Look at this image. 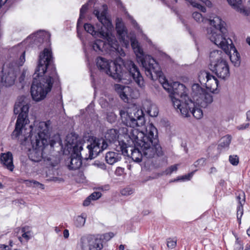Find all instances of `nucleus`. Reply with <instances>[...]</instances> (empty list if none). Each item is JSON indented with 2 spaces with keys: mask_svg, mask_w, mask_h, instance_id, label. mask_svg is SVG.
Returning <instances> with one entry per match:
<instances>
[{
  "mask_svg": "<svg viewBox=\"0 0 250 250\" xmlns=\"http://www.w3.org/2000/svg\"><path fill=\"white\" fill-rule=\"evenodd\" d=\"M29 108V106L24 102L23 98L18 99L16 102L14 112L15 114H19V116L11 138L18 140L22 145H31L33 148L29 149L28 157L32 161L39 162L43 159L47 162V165L55 167L57 162H53L52 158L44 156L43 154V146L47 143V139L49 136L51 123L49 120L36 121L33 126L30 125L27 128L26 125L29 122L28 118Z\"/></svg>",
  "mask_w": 250,
  "mask_h": 250,
  "instance_id": "obj_1",
  "label": "nucleus"
},
{
  "mask_svg": "<svg viewBox=\"0 0 250 250\" xmlns=\"http://www.w3.org/2000/svg\"><path fill=\"white\" fill-rule=\"evenodd\" d=\"M120 114L122 122L125 126L120 127L119 130L115 129L107 130L104 135L105 140L96 138H93L91 140H89V144L86 147L89 154L88 159H92L95 158L100 152L106 149L108 146L106 141L110 143L117 142L118 144L119 142L124 143L118 141L120 136H124L128 143H129V139L132 140L134 142L137 141L139 145L143 148L145 155L148 157L154 155L153 149L147 147L149 142H145V140L146 141L148 140L147 138H145L143 141L138 142L137 141L139 137L143 138L144 137L143 133L139 132L138 129L135 128L136 126H141L145 123L143 110L137 107H133L128 108L126 111L121 110Z\"/></svg>",
  "mask_w": 250,
  "mask_h": 250,
  "instance_id": "obj_2",
  "label": "nucleus"
},
{
  "mask_svg": "<svg viewBox=\"0 0 250 250\" xmlns=\"http://www.w3.org/2000/svg\"><path fill=\"white\" fill-rule=\"evenodd\" d=\"M59 82L52 52L49 49L45 48L40 54L39 64L31 86L33 100L36 102L43 100L51 91L53 83H58Z\"/></svg>",
  "mask_w": 250,
  "mask_h": 250,
  "instance_id": "obj_3",
  "label": "nucleus"
},
{
  "mask_svg": "<svg viewBox=\"0 0 250 250\" xmlns=\"http://www.w3.org/2000/svg\"><path fill=\"white\" fill-rule=\"evenodd\" d=\"M102 7L103 10L101 13L97 9H95L93 11L94 14L102 24V26L95 30L94 27L91 24L85 23L84 25V28L87 32L92 36L100 37L107 42V43H106L101 40H96L91 43L92 48L98 54L104 52V50L107 48V46H110L112 50H115L119 52V47L118 42L111 33L112 28L111 22L106 17L107 6L106 4H104Z\"/></svg>",
  "mask_w": 250,
  "mask_h": 250,
  "instance_id": "obj_4",
  "label": "nucleus"
},
{
  "mask_svg": "<svg viewBox=\"0 0 250 250\" xmlns=\"http://www.w3.org/2000/svg\"><path fill=\"white\" fill-rule=\"evenodd\" d=\"M146 132L142 131H139L144 134L143 138L139 137L137 141H144L145 138H147V142L149 143L147 147L148 148H151L153 149L154 155L152 156L148 157L145 155L144 151L141 146H139L137 141L134 142L133 140L129 139V143L127 142V144L125 143L119 142V146L117 147V150L118 152H121L122 154L125 156H130L128 152L130 151V157L132 159L136 162L139 163L142 161L143 157L146 158H152L155 156H160L162 155V147L158 143V140L156 135L154 136V133H157V129L152 124L148 125L146 128ZM145 142H146V140Z\"/></svg>",
  "mask_w": 250,
  "mask_h": 250,
  "instance_id": "obj_5",
  "label": "nucleus"
},
{
  "mask_svg": "<svg viewBox=\"0 0 250 250\" xmlns=\"http://www.w3.org/2000/svg\"><path fill=\"white\" fill-rule=\"evenodd\" d=\"M159 75L157 73L153 72L154 78L151 79L155 80L158 79L164 88L170 93L169 96L174 108L178 110L182 106L183 103L188 102V99H189L186 87L184 84L177 82L168 83L163 76L159 66Z\"/></svg>",
  "mask_w": 250,
  "mask_h": 250,
  "instance_id": "obj_6",
  "label": "nucleus"
},
{
  "mask_svg": "<svg viewBox=\"0 0 250 250\" xmlns=\"http://www.w3.org/2000/svg\"><path fill=\"white\" fill-rule=\"evenodd\" d=\"M136 55L138 62L140 63L145 69L147 77L153 79V72L157 73L159 75V64L155 60L149 55H146L142 49L139 45L138 41L135 38L129 37V42Z\"/></svg>",
  "mask_w": 250,
  "mask_h": 250,
  "instance_id": "obj_7",
  "label": "nucleus"
},
{
  "mask_svg": "<svg viewBox=\"0 0 250 250\" xmlns=\"http://www.w3.org/2000/svg\"><path fill=\"white\" fill-rule=\"evenodd\" d=\"M209 21L211 26L207 29V36L210 41L217 45L227 41L228 32L225 22L218 16L214 17Z\"/></svg>",
  "mask_w": 250,
  "mask_h": 250,
  "instance_id": "obj_8",
  "label": "nucleus"
},
{
  "mask_svg": "<svg viewBox=\"0 0 250 250\" xmlns=\"http://www.w3.org/2000/svg\"><path fill=\"white\" fill-rule=\"evenodd\" d=\"M96 64L102 72L105 73L114 79H123L121 75V66L115 62H109L103 57H98L97 58Z\"/></svg>",
  "mask_w": 250,
  "mask_h": 250,
  "instance_id": "obj_9",
  "label": "nucleus"
},
{
  "mask_svg": "<svg viewBox=\"0 0 250 250\" xmlns=\"http://www.w3.org/2000/svg\"><path fill=\"white\" fill-rule=\"evenodd\" d=\"M124 65L128 72L129 78L128 83L134 81L141 88L145 87L144 80L138 67L131 60H127L124 63Z\"/></svg>",
  "mask_w": 250,
  "mask_h": 250,
  "instance_id": "obj_10",
  "label": "nucleus"
},
{
  "mask_svg": "<svg viewBox=\"0 0 250 250\" xmlns=\"http://www.w3.org/2000/svg\"><path fill=\"white\" fill-rule=\"evenodd\" d=\"M198 106L199 105H195V103L191 99H188V102L183 103L182 106L178 110L185 117L189 116L191 113L196 119H200L203 117V113L201 109Z\"/></svg>",
  "mask_w": 250,
  "mask_h": 250,
  "instance_id": "obj_11",
  "label": "nucleus"
},
{
  "mask_svg": "<svg viewBox=\"0 0 250 250\" xmlns=\"http://www.w3.org/2000/svg\"><path fill=\"white\" fill-rule=\"evenodd\" d=\"M217 46L222 48L226 53L229 52V50L233 51V53L230 55V60L234 66H239L241 63L240 56L230 38H228L227 41L221 43V44L217 45Z\"/></svg>",
  "mask_w": 250,
  "mask_h": 250,
  "instance_id": "obj_12",
  "label": "nucleus"
},
{
  "mask_svg": "<svg viewBox=\"0 0 250 250\" xmlns=\"http://www.w3.org/2000/svg\"><path fill=\"white\" fill-rule=\"evenodd\" d=\"M210 70L213 72L218 78L227 80L230 76L229 66L227 61L221 60L217 63L213 64L209 67Z\"/></svg>",
  "mask_w": 250,
  "mask_h": 250,
  "instance_id": "obj_13",
  "label": "nucleus"
},
{
  "mask_svg": "<svg viewBox=\"0 0 250 250\" xmlns=\"http://www.w3.org/2000/svg\"><path fill=\"white\" fill-rule=\"evenodd\" d=\"M198 79L201 84L205 85L207 89L214 92L218 87V81L217 78L206 71H201Z\"/></svg>",
  "mask_w": 250,
  "mask_h": 250,
  "instance_id": "obj_14",
  "label": "nucleus"
},
{
  "mask_svg": "<svg viewBox=\"0 0 250 250\" xmlns=\"http://www.w3.org/2000/svg\"><path fill=\"white\" fill-rule=\"evenodd\" d=\"M82 150L83 147L82 146H77L74 147L70 164L68 165L70 169H77L81 166L82 162L81 152Z\"/></svg>",
  "mask_w": 250,
  "mask_h": 250,
  "instance_id": "obj_15",
  "label": "nucleus"
},
{
  "mask_svg": "<svg viewBox=\"0 0 250 250\" xmlns=\"http://www.w3.org/2000/svg\"><path fill=\"white\" fill-rule=\"evenodd\" d=\"M116 29L120 42L127 48L129 45V37L124 23L119 20L116 22Z\"/></svg>",
  "mask_w": 250,
  "mask_h": 250,
  "instance_id": "obj_16",
  "label": "nucleus"
},
{
  "mask_svg": "<svg viewBox=\"0 0 250 250\" xmlns=\"http://www.w3.org/2000/svg\"><path fill=\"white\" fill-rule=\"evenodd\" d=\"M16 78V72L12 69H10L7 73H3L0 79V83L6 86L12 85Z\"/></svg>",
  "mask_w": 250,
  "mask_h": 250,
  "instance_id": "obj_17",
  "label": "nucleus"
},
{
  "mask_svg": "<svg viewBox=\"0 0 250 250\" xmlns=\"http://www.w3.org/2000/svg\"><path fill=\"white\" fill-rule=\"evenodd\" d=\"M1 163L8 169L12 171L14 168L13 163V155L10 152L6 153H2L0 156Z\"/></svg>",
  "mask_w": 250,
  "mask_h": 250,
  "instance_id": "obj_18",
  "label": "nucleus"
},
{
  "mask_svg": "<svg viewBox=\"0 0 250 250\" xmlns=\"http://www.w3.org/2000/svg\"><path fill=\"white\" fill-rule=\"evenodd\" d=\"M116 91L119 94L120 98L125 102L128 100V96L131 91V88L128 86L116 84L114 85Z\"/></svg>",
  "mask_w": 250,
  "mask_h": 250,
  "instance_id": "obj_19",
  "label": "nucleus"
},
{
  "mask_svg": "<svg viewBox=\"0 0 250 250\" xmlns=\"http://www.w3.org/2000/svg\"><path fill=\"white\" fill-rule=\"evenodd\" d=\"M224 55V54L221 50H214L211 51L209 54V67L221 60H225V59L223 57Z\"/></svg>",
  "mask_w": 250,
  "mask_h": 250,
  "instance_id": "obj_20",
  "label": "nucleus"
},
{
  "mask_svg": "<svg viewBox=\"0 0 250 250\" xmlns=\"http://www.w3.org/2000/svg\"><path fill=\"white\" fill-rule=\"evenodd\" d=\"M213 101L212 96L204 91L198 98H196L197 104L202 107L206 106L207 104H210Z\"/></svg>",
  "mask_w": 250,
  "mask_h": 250,
  "instance_id": "obj_21",
  "label": "nucleus"
},
{
  "mask_svg": "<svg viewBox=\"0 0 250 250\" xmlns=\"http://www.w3.org/2000/svg\"><path fill=\"white\" fill-rule=\"evenodd\" d=\"M94 236L84 235L81 237L78 243V246L82 250H88L93 240Z\"/></svg>",
  "mask_w": 250,
  "mask_h": 250,
  "instance_id": "obj_22",
  "label": "nucleus"
},
{
  "mask_svg": "<svg viewBox=\"0 0 250 250\" xmlns=\"http://www.w3.org/2000/svg\"><path fill=\"white\" fill-rule=\"evenodd\" d=\"M21 236L19 237V240L21 243L25 244L32 238V232L28 226H25L21 229Z\"/></svg>",
  "mask_w": 250,
  "mask_h": 250,
  "instance_id": "obj_23",
  "label": "nucleus"
},
{
  "mask_svg": "<svg viewBox=\"0 0 250 250\" xmlns=\"http://www.w3.org/2000/svg\"><path fill=\"white\" fill-rule=\"evenodd\" d=\"M121 155L117 152L109 151L106 154L105 159L108 164L113 165L121 160Z\"/></svg>",
  "mask_w": 250,
  "mask_h": 250,
  "instance_id": "obj_24",
  "label": "nucleus"
},
{
  "mask_svg": "<svg viewBox=\"0 0 250 250\" xmlns=\"http://www.w3.org/2000/svg\"><path fill=\"white\" fill-rule=\"evenodd\" d=\"M229 3L237 11L244 15H248L249 12L242 6V0H227Z\"/></svg>",
  "mask_w": 250,
  "mask_h": 250,
  "instance_id": "obj_25",
  "label": "nucleus"
},
{
  "mask_svg": "<svg viewBox=\"0 0 250 250\" xmlns=\"http://www.w3.org/2000/svg\"><path fill=\"white\" fill-rule=\"evenodd\" d=\"M46 36H49L47 33L40 31L39 32H37L36 33L31 35L27 40L32 38L35 42L37 41L40 42H43L44 38Z\"/></svg>",
  "mask_w": 250,
  "mask_h": 250,
  "instance_id": "obj_26",
  "label": "nucleus"
},
{
  "mask_svg": "<svg viewBox=\"0 0 250 250\" xmlns=\"http://www.w3.org/2000/svg\"><path fill=\"white\" fill-rule=\"evenodd\" d=\"M103 247V245L102 240L94 237L88 250H101Z\"/></svg>",
  "mask_w": 250,
  "mask_h": 250,
  "instance_id": "obj_27",
  "label": "nucleus"
},
{
  "mask_svg": "<svg viewBox=\"0 0 250 250\" xmlns=\"http://www.w3.org/2000/svg\"><path fill=\"white\" fill-rule=\"evenodd\" d=\"M77 137L72 134H68L65 139V144L68 148L73 147L81 145H76Z\"/></svg>",
  "mask_w": 250,
  "mask_h": 250,
  "instance_id": "obj_28",
  "label": "nucleus"
},
{
  "mask_svg": "<svg viewBox=\"0 0 250 250\" xmlns=\"http://www.w3.org/2000/svg\"><path fill=\"white\" fill-rule=\"evenodd\" d=\"M146 111L151 117H156L159 113V110L157 105L155 104L147 103Z\"/></svg>",
  "mask_w": 250,
  "mask_h": 250,
  "instance_id": "obj_29",
  "label": "nucleus"
},
{
  "mask_svg": "<svg viewBox=\"0 0 250 250\" xmlns=\"http://www.w3.org/2000/svg\"><path fill=\"white\" fill-rule=\"evenodd\" d=\"M231 138L230 135H227L222 137L220 141L219 147H228L231 142Z\"/></svg>",
  "mask_w": 250,
  "mask_h": 250,
  "instance_id": "obj_30",
  "label": "nucleus"
},
{
  "mask_svg": "<svg viewBox=\"0 0 250 250\" xmlns=\"http://www.w3.org/2000/svg\"><path fill=\"white\" fill-rule=\"evenodd\" d=\"M86 216L84 214H82L81 215L78 216L74 222L75 225L77 227H83L85 222Z\"/></svg>",
  "mask_w": 250,
  "mask_h": 250,
  "instance_id": "obj_31",
  "label": "nucleus"
},
{
  "mask_svg": "<svg viewBox=\"0 0 250 250\" xmlns=\"http://www.w3.org/2000/svg\"><path fill=\"white\" fill-rule=\"evenodd\" d=\"M192 90L194 93L193 97L195 100L204 91L198 84H194L192 86Z\"/></svg>",
  "mask_w": 250,
  "mask_h": 250,
  "instance_id": "obj_32",
  "label": "nucleus"
},
{
  "mask_svg": "<svg viewBox=\"0 0 250 250\" xmlns=\"http://www.w3.org/2000/svg\"><path fill=\"white\" fill-rule=\"evenodd\" d=\"M88 9V4H86L83 5L80 9V17L78 20L77 26H78L80 24H82L81 20L84 17V14L86 13Z\"/></svg>",
  "mask_w": 250,
  "mask_h": 250,
  "instance_id": "obj_33",
  "label": "nucleus"
},
{
  "mask_svg": "<svg viewBox=\"0 0 250 250\" xmlns=\"http://www.w3.org/2000/svg\"><path fill=\"white\" fill-rule=\"evenodd\" d=\"M25 182L26 185H27L28 186H32L33 184L34 187L42 189H43L44 188V185L43 184H42L36 181L25 180Z\"/></svg>",
  "mask_w": 250,
  "mask_h": 250,
  "instance_id": "obj_34",
  "label": "nucleus"
},
{
  "mask_svg": "<svg viewBox=\"0 0 250 250\" xmlns=\"http://www.w3.org/2000/svg\"><path fill=\"white\" fill-rule=\"evenodd\" d=\"M245 201L244 199L243 198L242 201H239V205L237 207V219L238 220L241 219L242 215L243 214V205L244 204Z\"/></svg>",
  "mask_w": 250,
  "mask_h": 250,
  "instance_id": "obj_35",
  "label": "nucleus"
},
{
  "mask_svg": "<svg viewBox=\"0 0 250 250\" xmlns=\"http://www.w3.org/2000/svg\"><path fill=\"white\" fill-rule=\"evenodd\" d=\"M176 238H169L167 240V247L169 249H174L177 245Z\"/></svg>",
  "mask_w": 250,
  "mask_h": 250,
  "instance_id": "obj_36",
  "label": "nucleus"
},
{
  "mask_svg": "<svg viewBox=\"0 0 250 250\" xmlns=\"http://www.w3.org/2000/svg\"><path fill=\"white\" fill-rule=\"evenodd\" d=\"M177 169L178 165H174L167 168L163 173L166 175H170L172 172L176 171Z\"/></svg>",
  "mask_w": 250,
  "mask_h": 250,
  "instance_id": "obj_37",
  "label": "nucleus"
},
{
  "mask_svg": "<svg viewBox=\"0 0 250 250\" xmlns=\"http://www.w3.org/2000/svg\"><path fill=\"white\" fill-rule=\"evenodd\" d=\"M206 159L204 158H201L195 161L193 166L197 168H200L203 167L206 163Z\"/></svg>",
  "mask_w": 250,
  "mask_h": 250,
  "instance_id": "obj_38",
  "label": "nucleus"
},
{
  "mask_svg": "<svg viewBox=\"0 0 250 250\" xmlns=\"http://www.w3.org/2000/svg\"><path fill=\"white\" fill-rule=\"evenodd\" d=\"M192 16L194 19L197 22H200L204 21V18L200 13L194 12L192 14Z\"/></svg>",
  "mask_w": 250,
  "mask_h": 250,
  "instance_id": "obj_39",
  "label": "nucleus"
},
{
  "mask_svg": "<svg viewBox=\"0 0 250 250\" xmlns=\"http://www.w3.org/2000/svg\"><path fill=\"white\" fill-rule=\"evenodd\" d=\"M134 191L133 189L127 187L123 189L121 191V193L122 195L124 196H128L132 194L133 193Z\"/></svg>",
  "mask_w": 250,
  "mask_h": 250,
  "instance_id": "obj_40",
  "label": "nucleus"
},
{
  "mask_svg": "<svg viewBox=\"0 0 250 250\" xmlns=\"http://www.w3.org/2000/svg\"><path fill=\"white\" fill-rule=\"evenodd\" d=\"M229 161L232 165L237 166L239 163V158L237 155H230Z\"/></svg>",
  "mask_w": 250,
  "mask_h": 250,
  "instance_id": "obj_41",
  "label": "nucleus"
},
{
  "mask_svg": "<svg viewBox=\"0 0 250 250\" xmlns=\"http://www.w3.org/2000/svg\"><path fill=\"white\" fill-rule=\"evenodd\" d=\"M196 170H195L194 171L191 172H190V173H188L187 175H185L184 176H182L180 177V178H179L178 179L175 180V181H178V180H189L192 177V176L193 175L194 173V172Z\"/></svg>",
  "mask_w": 250,
  "mask_h": 250,
  "instance_id": "obj_42",
  "label": "nucleus"
},
{
  "mask_svg": "<svg viewBox=\"0 0 250 250\" xmlns=\"http://www.w3.org/2000/svg\"><path fill=\"white\" fill-rule=\"evenodd\" d=\"M102 196V194L100 192H94L89 197L92 200H96L100 198Z\"/></svg>",
  "mask_w": 250,
  "mask_h": 250,
  "instance_id": "obj_43",
  "label": "nucleus"
},
{
  "mask_svg": "<svg viewBox=\"0 0 250 250\" xmlns=\"http://www.w3.org/2000/svg\"><path fill=\"white\" fill-rule=\"evenodd\" d=\"M25 52H23L22 54V55L21 56L20 59H19V61H18V65L19 66H22L24 62H25Z\"/></svg>",
  "mask_w": 250,
  "mask_h": 250,
  "instance_id": "obj_44",
  "label": "nucleus"
},
{
  "mask_svg": "<svg viewBox=\"0 0 250 250\" xmlns=\"http://www.w3.org/2000/svg\"><path fill=\"white\" fill-rule=\"evenodd\" d=\"M55 140H51L50 141V146H53L54 145V144L57 143V142H58L60 144L61 143V139H60V136L59 135H56L55 136Z\"/></svg>",
  "mask_w": 250,
  "mask_h": 250,
  "instance_id": "obj_45",
  "label": "nucleus"
},
{
  "mask_svg": "<svg viewBox=\"0 0 250 250\" xmlns=\"http://www.w3.org/2000/svg\"><path fill=\"white\" fill-rule=\"evenodd\" d=\"M26 72L25 71H23L19 78V82L22 85L24 84V81L25 78Z\"/></svg>",
  "mask_w": 250,
  "mask_h": 250,
  "instance_id": "obj_46",
  "label": "nucleus"
},
{
  "mask_svg": "<svg viewBox=\"0 0 250 250\" xmlns=\"http://www.w3.org/2000/svg\"><path fill=\"white\" fill-rule=\"evenodd\" d=\"M114 233L113 232H109L104 234V238L106 240H109L114 236Z\"/></svg>",
  "mask_w": 250,
  "mask_h": 250,
  "instance_id": "obj_47",
  "label": "nucleus"
},
{
  "mask_svg": "<svg viewBox=\"0 0 250 250\" xmlns=\"http://www.w3.org/2000/svg\"><path fill=\"white\" fill-rule=\"evenodd\" d=\"M91 198L88 196L84 201L83 203V205L84 206H88L91 202Z\"/></svg>",
  "mask_w": 250,
  "mask_h": 250,
  "instance_id": "obj_48",
  "label": "nucleus"
},
{
  "mask_svg": "<svg viewBox=\"0 0 250 250\" xmlns=\"http://www.w3.org/2000/svg\"><path fill=\"white\" fill-rule=\"evenodd\" d=\"M249 124L248 123L243 124L237 126V128L239 130H242L248 127Z\"/></svg>",
  "mask_w": 250,
  "mask_h": 250,
  "instance_id": "obj_49",
  "label": "nucleus"
},
{
  "mask_svg": "<svg viewBox=\"0 0 250 250\" xmlns=\"http://www.w3.org/2000/svg\"><path fill=\"white\" fill-rule=\"evenodd\" d=\"M0 250H10V248L7 245L0 244Z\"/></svg>",
  "mask_w": 250,
  "mask_h": 250,
  "instance_id": "obj_50",
  "label": "nucleus"
},
{
  "mask_svg": "<svg viewBox=\"0 0 250 250\" xmlns=\"http://www.w3.org/2000/svg\"><path fill=\"white\" fill-rule=\"evenodd\" d=\"M63 237H64V238H65V239L68 238L69 236V230L67 229H64L63 231Z\"/></svg>",
  "mask_w": 250,
  "mask_h": 250,
  "instance_id": "obj_51",
  "label": "nucleus"
},
{
  "mask_svg": "<svg viewBox=\"0 0 250 250\" xmlns=\"http://www.w3.org/2000/svg\"><path fill=\"white\" fill-rule=\"evenodd\" d=\"M99 189L102 190H108L109 189V185H105L99 188Z\"/></svg>",
  "mask_w": 250,
  "mask_h": 250,
  "instance_id": "obj_52",
  "label": "nucleus"
},
{
  "mask_svg": "<svg viewBox=\"0 0 250 250\" xmlns=\"http://www.w3.org/2000/svg\"><path fill=\"white\" fill-rule=\"evenodd\" d=\"M243 198L245 199V194L244 193H243L241 195L239 194L237 196V199L239 202L240 201H242ZM244 200H245V199Z\"/></svg>",
  "mask_w": 250,
  "mask_h": 250,
  "instance_id": "obj_53",
  "label": "nucleus"
},
{
  "mask_svg": "<svg viewBox=\"0 0 250 250\" xmlns=\"http://www.w3.org/2000/svg\"><path fill=\"white\" fill-rule=\"evenodd\" d=\"M202 1L208 6L210 7L211 5V2L208 0H202Z\"/></svg>",
  "mask_w": 250,
  "mask_h": 250,
  "instance_id": "obj_54",
  "label": "nucleus"
},
{
  "mask_svg": "<svg viewBox=\"0 0 250 250\" xmlns=\"http://www.w3.org/2000/svg\"><path fill=\"white\" fill-rule=\"evenodd\" d=\"M98 167L103 169H106V166L104 163H101L99 165H98Z\"/></svg>",
  "mask_w": 250,
  "mask_h": 250,
  "instance_id": "obj_55",
  "label": "nucleus"
},
{
  "mask_svg": "<svg viewBox=\"0 0 250 250\" xmlns=\"http://www.w3.org/2000/svg\"><path fill=\"white\" fill-rule=\"evenodd\" d=\"M110 118L115 119V114H114L113 113H111V114L110 115H108L107 116L108 120H109V119H110Z\"/></svg>",
  "mask_w": 250,
  "mask_h": 250,
  "instance_id": "obj_56",
  "label": "nucleus"
},
{
  "mask_svg": "<svg viewBox=\"0 0 250 250\" xmlns=\"http://www.w3.org/2000/svg\"><path fill=\"white\" fill-rule=\"evenodd\" d=\"M7 0H0V8L6 2Z\"/></svg>",
  "mask_w": 250,
  "mask_h": 250,
  "instance_id": "obj_57",
  "label": "nucleus"
},
{
  "mask_svg": "<svg viewBox=\"0 0 250 250\" xmlns=\"http://www.w3.org/2000/svg\"><path fill=\"white\" fill-rule=\"evenodd\" d=\"M247 119L248 120L250 121V110L247 112Z\"/></svg>",
  "mask_w": 250,
  "mask_h": 250,
  "instance_id": "obj_58",
  "label": "nucleus"
},
{
  "mask_svg": "<svg viewBox=\"0 0 250 250\" xmlns=\"http://www.w3.org/2000/svg\"><path fill=\"white\" fill-rule=\"evenodd\" d=\"M55 231L56 233H59L61 230L59 227H56L55 229Z\"/></svg>",
  "mask_w": 250,
  "mask_h": 250,
  "instance_id": "obj_59",
  "label": "nucleus"
},
{
  "mask_svg": "<svg viewBox=\"0 0 250 250\" xmlns=\"http://www.w3.org/2000/svg\"><path fill=\"white\" fill-rule=\"evenodd\" d=\"M119 250H124L125 249V246L123 245H121L119 246Z\"/></svg>",
  "mask_w": 250,
  "mask_h": 250,
  "instance_id": "obj_60",
  "label": "nucleus"
},
{
  "mask_svg": "<svg viewBox=\"0 0 250 250\" xmlns=\"http://www.w3.org/2000/svg\"><path fill=\"white\" fill-rule=\"evenodd\" d=\"M216 171V169L215 167H211L210 168V173L215 172Z\"/></svg>",
  "mask_w": 250,
  "mask_h": 250,
  "instance_id": "obj_61",
  "label": "nucleus"
},
{
  "mask_svg": "<svg viewBox=\"0 0 250 250\" xmlns=\"http://www.w3.org/2000/svg\"><path fill=\"white\" fill-rule=\"evenodd\" d=\"M247 42L250 45V37H248L246 40Z\"/></svg>",
  "mask_w": 250,
  "mask_h": 250,
  "instance_id": "obj_62",
  "label": "nucleus"
},
{
  "mask_svg": "<svg viewBox=\"0 0 250 250\" xmlns=\"http://www.w3.org/2000/svg\"><path fill=\"white\" fill-rule=\"evenodd\" d=\"M247 233L249 236H250V227L247 229Z\"/></svg>",
  "mask_w": 250,
  "mask_h": 250,
  "instance_id": "obj_63",
  "label": "nucleus"
},
{
  "mask_svg": "<svg viewBox=\"0 0 250 250\" xmlns=\"http://www.w3.org/2000/svg\"><path fill=\"white\" fill-rule=\"evenodd\" d=\"M12 242L11 241H10V242H9V245H10V246H11V247H12Z\"/></svg>",
  "mask_w": 250,
  "mask_h": 250,
  "instance_id": "obj_64",
  "label": "nucleus"
}]
</instances>
